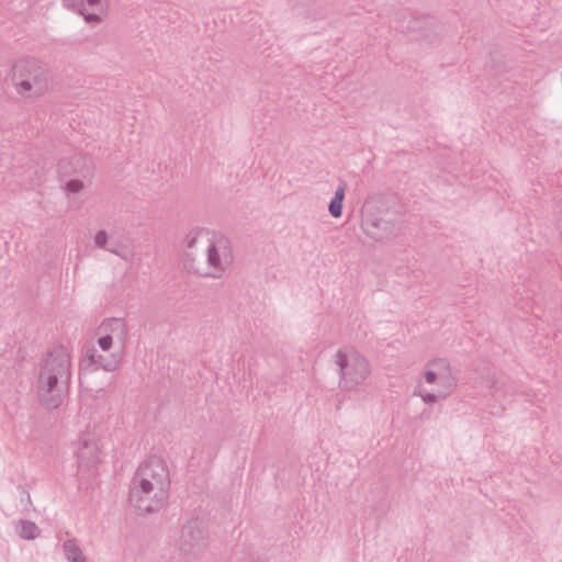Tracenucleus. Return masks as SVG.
<instances>
[{"instance_id": "f8f14e48", "label": "nucleus", "mask_w": 562, "mask_h": 562, "mask_svg": "<svg viewBox=\"0 0 562 562\" xmlns=\"http://www.w3.org/2000/svg\"><path fill=\"white\" fill-rule=\"evenodd\" d=\"M206 233L203 229L196 228L188 233L184 238V244L188 248H193L198 240L203 237Z\"/></svg>"}, {"instance_id": "ddd939ff", "label": "nucleus", "mask_w": 562, "mask_h": 562, "mask_svg": "<svg viewBox=\"0 0 562 562\" xmlns=\"http://www.w3.org/2000/svg\"><path fill=\"white\" fill-rule=\"evenodd\" d=\"M83 189V182L77 179H72L66 182L65 191L68 194L79 193Z\"/></svg>"}, {"instance_id": "6e6552de", "label": "nucleus", "mask_w": 562, "mask_h": 562, "mask_svg": "<svg viewBox=\"0 0 562 562\" xmlns=\"http://www.w3.org/2000/svg\"><path fill=\"white\" fill-rule=\"evenodd\" d=\"M80 14L89 23H98L106 15L104 0H76Z\"/></svg>"}, {"instance_id": "9b49d317", "label": "nucleus", "mask_w": 562, "mask_h": 562, "mask_svg": "<svg viewBox=\"0 0 562 562\" xmlns=\"http://www.w3.org/2000/svg\"><path fill=\"white\" fill-rule=\"evenodd\" d=\"M19 533L24 539H34L37 536L38 530L34 522L22 521L19 525Z\"/></svg>"}, {"instance_id": "20e7f679", "label": "nucleus", "mask_w": 562, "mask_h": 562, "mask_svg": "<svg viewBox=\"0 0 562 562\" xmlns=\"http://www.w3.org/2000/svg\"><path fill=\"white\" fill-rule=\"evenodd\" d=\"M12 85L23 98H38L50 89L49 69L38 60L23 59L13 65Z\"/></svg>"}, {"instance_id": "423d86ee", "label": "nucleus", "mask_w": 562, "mask_h": 562, "mask_svg": "<svg viewBox=\"0 0 562 562\" xmlns=\"http://www.w3.org/2000/svg\"><path fill=\"white\" fill-rule=\"evenodd\" d=\"M424 379L432 386L437 396L449 394L457 383L449 363L442 359L434 360L426 366Z\"/></svg>"}, {"instance_id": "dca6fc26", "label": "nucleus", "mask_w": 562, "mask_h": 562, "mask_svg": "<svg viewBox=\"0 0 562 562\" xmlns=\"http://www.w3.org/2000/svg\"><path fill=\"white\" fill-rule=\"evenodd\" d=\"M422 396L424 397V400H427V401H434L436 397L434 394L428 395V396H424V395H422Z\"/></svg>"}, {"instance_id": "7ed1b4c3", "label": "nucleus", "mask_w": 562, "mask_h": 562, "mask_svg": "<svg viewBox=\"0 0 562 562\" xmlns=\"http://www.w3.org/2000/svg\"><path fill=\"white\" fill-rule=\"evenodd\" d=\"M126 341V327L122 319L112 318L103 322L97 330V345L90 359L106 370L115 369L121 360Z\"/></svg>"}, {"instance_id": "f03ea898", "label": "nucleus", "mask_w": 562, "mask_h": 562, "mask_svg": "<svg viewBox=\"0 0 562 562\" xmlns=\"http://www.w3.org/2000/svg\"><path fill=\"white\" fill-rule=\"evenodd\" d=\"M69 376L70 353L64 347H56L47 353L38 381V394L47 405H59Z\"/></svg>"}, {"instance_id": "2eb2a0df", "label": "nucleus", "mask_w": 562, "mask_h": 562, "mask_svg": "<svg viewBox=\"0 0 562 562\" xmlns=\"http://www.w3.org/2000/svg\"><path fill=\"white\" fill-rule=\"evenodd\" d=\"M120 255L123 256L124 258H127V257H132L133 251L132 250H125L123 252H120Z\"/></svg>"}, {"instance_id": "9d476101", "label": "nucleus", "mask_w": 562, "mask_h": 562, "mask_svg": "<svg viewBox=\"0 0 562 562\" xmlns=\"http://www.w3.org/2000/svg\"><path fill=\"white\" fill-rule=\"evenodd\" d=\"M64 550L67 559L70 562H85L81 550L74 541H66L64 543Z\"/></svg>"}, {"instance_id": "39448f33", "label": "nucleus", "mask_w": 562, "mask_h": 562, "mask_svg": "<svg viewBox=\"0 0 562 562\" xmlns=\"http://www.w3.org/2000/svg\"><path fill=\"white\" fill-rule=\"evenodd\" d=\"M337 357L341 369L342 383L346 387H355L363 383L370 375L368 361L357 351H340Z\"/></svg>"}, {"instance_id": "1a4fd4ad", "label": "nucleus", "mask_w": 562, "mask_h": 562, "mask_svg": "<svg viewBox=\"0 0 562 562\" xmlns=\"http://www.w3.org/2000/svg\"><path fill=\"white\" fill-rule=\"evenodd\" d=\"M345 196V188L339 187L335 193V196L330 201L329 212L334 217H340L342 212V201Z\"/></svg>"}, {"instance_id": "f257e3e1", "label": "nucleus", "mask_w": 562, "mask_h": 562, "mask_svg": "<svg viewBox=\"0 0 562 562\" xmlns=\"http://www.w3.org/2000/svg\"><path fill=\"white\" fill-rule=\"evenodd\" d=\"M168 472L159 459H149L138 469L132 490V501L145 512L156 509L165 498Z\"/></svg>"}, {"instance_id": "4468645a", "label": "nucleus", "mask_w": 562, "mask_h": 562, "mask_svg": "<svg viewBox=\"0 0 562 562\" xmlns=\"http://www.w3.org/2000/svg\"><path fill=\"white\" fill-rule=\"evenodd\" d=\"M94 244L98 246V247H105L106 244H108V234L106 232L104 231H99L95 235H94Z\"/></svg>"}, {"instance_id": "0eeeda50", "label": "nucleus", "mask_w": 562, "mask_h": 562, "mask_svg": "<svg viewBox=\"0 0 562 562\" xmlns=\"http://www.w3.org/2000/svg\"><path fill=\"white\" fill-rule=\"evenodd\" d=\"M229 240L223 235H214L209 249V263L216 270H223L232 262Z\"/></svg>"}]
</instances>
